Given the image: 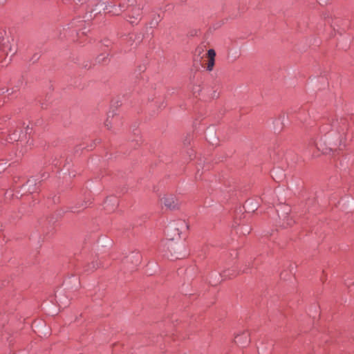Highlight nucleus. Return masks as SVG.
<instances>
[{
    "instance_id": "0eeeda50",
    "label": "nucleus",
    "mask_w": 354,
    "mask_h": 354,
    "mask_svg": "<svg viewBox=\"0 0 354 354\" xmlns=\"http://www.w3.org/2000/svg\"><path fill=\"white\" fill-rule=\"evenodd\" d=\"M236 344L240 346H245L250 342V335L248 332H243L241 335H238L234 338Z\"/></svg>"
},
{
    "instance_id": "f257e3e1",
    "label": "nucleus",
    "mask_w": 354,
    "mask_h": 354,
    "mask_svg": "<svg viewBox=\"0 0 354 354\" xmlns=\"http://www.w3.org/2000/svg\"><path fill=\"white\" fill-rule=\"evenodd\" d=\"M187 227L184 221L171 223L166 227L167 241L164 243V247L167 248L172 256H176V259L183 258L185 256V248L183 244L174 243V240L178 238L180 232Z\"/></svg>"
},
{
    "instance_id": "9d476101",
    "label": "nucleus",
    "mask_w": 354,
    "mask_h": 354,
    "mask_svg": "<svg viewBox=\"0 0 354 354\" xmlns=\"http://www.w3.org/2000/svg\"><path fill=\"white\" fill-rule=\"evenodd\" d=\"M27 183H28V186H29V189H29V191H30V192H35V189H33V188H30V187H31L32 185H35V180H34V179H30V180H28V182H27Z\"/></svg>"
},
{
    "instance_id": "7ed1b4c3",
    "label": "nucleus",
    "mask_w": 354,
    "mask_h": 354,
    "mask_svg": "<svg viewBox=\"0 0 354 354\" xmlns=\"http://www.w3.org/2000/svg\"><path fill=\"white\" fill-rule=\"evenodd\" d=\"M86 3V9L91 12L97 11V13H100L102 10L107 9L105 0H88Z\"/></svg>"
},
{
    "instance_id": "423d86ee",
    "label": "nucleus",
    "mask_w": 354,
    "mask_h": 354,
    "mask_svg": "<svg viewBox=\"0 0 354 354\" xmlns=\"http://www.w3.org/2000/svg\"><path fill=\"white\" fill-rule=\"evenodd\" d=\"M28 127L26 128V133H22V130L21 129H15L12 133H10L7 139L9 142H15L17 141L23 140L26 138V134L28 133Z\"/></svg>"
},
{
    "instance_id": "1a4fd4ad",
    "label": "nucleus",
    "mask_w": 354,
    "mask_h": 354,
    "mask_svg": "<svg viewBox=\"0 0 354 354\" xmlns=\"http://www.w3.org/2000/svg\"><path fill=\"white\" fill-rule=\"evenodd\" d=\"M128 15L130 18L138 19L141 15V10L138 6H131L127 9Z\"/></svg>"
},
{
    "instance_id": "9b49d317",
    "label": "nucleus",
    "mask_w": 354,
    "mask_h": 354,
    "mask_svg": "<svg viewBox=\"0 0 354 354\" xmlns=\"http://www.w3.org/2000/svg\"><path fill=\"white\" fill-rule=\"evenodd\" d=\"M105 125L108 127V128H110V123L108 120L106 121L105 122Z\"/></svg>"
},
{
    "instance_id": "6e6552de",
    "label": "nucleus",
    "mask_w": 354,
    "mask_h": 354,
    "mask_svg": "<svg viewBox=\"0 0 354 354\" xmlns=\"http://www.w3.org/2000/svg\"><path fill=\"white\" fill-rule=\"evenodd\" d=\"M207 58H208L207 69L209 71H212L213 67L214 66L216 52L214 49H209L207 51Z\"/></svg>"
},
{
    "instance_id": "39448f33",
    "label": "nucleus",
    "mask_w": 354,
    "mask_h": 354,
    "mask_svg": "<svg viewBox=\"0 0 354 354\" xmlns=\"http://www.w3.org/2000/svg\"><path fill=\"white\" fill-rule=\"evenodd\" d=\"M290 211V209L288 206H283V213L281 217L283 220V226L284 227L292 226L295 223L293 217L289 214ZM279 216L281 217V216Z\"/></svg>"
},
{
    "instance_id": "20e7f679",
    "label": "nucleus",
    "mask_w": 354,
    "mask_h": 354,
    "mask_svg": "<svg viewBox=\"0 0 354 354\" xmlns=\"http://www.w3.org/2000/svg\"><path fill=\"white\" fill-rule=\"evenodd\" d=\"M161 203L170 209H175L179 207V201L173 194H166L161 199Z\"/></svg>"
},
{
    "instance_id": "f03ea898",
    "label": "nucleus",
    "mask_w": 354,
    "mask_h": 354,
    "mask_svg": "<svg viewBox=\"0 0 354 354\" xmlns=\"http://www.w3.org/2000/svg\"><path fill=\"white\" fill-rule=\"evenodd\" d=\"M16 51L14 39L6 37L0 39V56H12Z\"/></svg>"
}]
</instances>
